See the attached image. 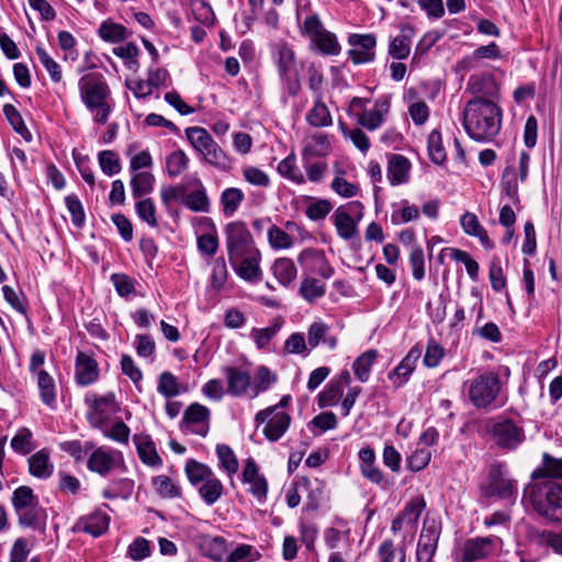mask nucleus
<instances>
[{"label":"nucleus","mask_w":562,"mask_h":562,"mask_svg":"<svg viewBox=\"0 0 562 562\" xmlns=\"http://www.w3.org/2000/svg\"><path fill=\"white\" fill-rule=\"evenodd\" d=\"M468 136L477 143H490L502 127V110L493 100L471 99L462 113Z\"/></svg>","instance_id":"obj_1"},{"label":"nucleus","mask_w":562,"mask_h":562,"mask_svg":"<svg viewBox=\"0 0 562 562\" xmlns=\"http://www.w3.org/2000/svg\"><path fill=\"white\" fill-rule=\"evenodd\" d=\"M521 502L526 508H531L548 520H562V485L554 481L547 480L528 484Z\"/></svg>","instance_id":"obj_2"},{"label":"nucleus","mask_w":562,"mask_h":562,"mask_svg":"<svg viewBox=\"0 0 562 562\" xmlns=\"http://www.w3.org/2000/svg\"><path fill=\"white\" fill-rule=\"evenodd\" d=\"M80 99L86 109L93 115V122L105 124L112 112L111 90L101 74L90 72L78 81Z\"/></svg>","instance_id":"obj_3"},{"label":"nucleus","mask_w":562,"mask_h":562,"mask_svg":"<svg viewBox=\"0 0 562 562\" xmlns=\"http://www.w3.org/2000/svg\"><path fill=\"white\" fill-rule=\"evenodd\" d=\"M272 57L283 90L282 100L286 103L285 93L289 97H296L301 91V78L296 56L289 44L277 43L272 47Z\"/></svg>","instance_id":"obj_4"},{"label":"nucleus","mask_w":562,"mask_h":562,"mask_svg":"<svg viewBox=\"0 0 562 562\" xmlns=\"http://www.w3.org/2000/svg\"><path fill=\"white\" fill-rule=\"evenodd\" d=\"M484 432L496 448L505 451L516 450L526 440L524 427L508 417L488 418Z\"/></svg>","instance_id":"obj_5"},{"label":"nucleus","mask_w":562,"mask_h":562,"mask_svg":"<svg viewBox=\"0 0 562 562\" xmlns=\"http://www.w3.org/2000/svg\"><path fill=\"white\" fill-rule=\"evenodd\" d=\"M469 400L479 409L487 408L496 400L501 391V380L496 372L486 371L464 382Z\"/></svg>","instance_id":"obj_6"},{"label":"nucleus","mask_w":562,"mask_h":562,"mask_svg":"<svg viewBox=\"0 0 562 562\" xmlns=\"http://www.w3.org/2000/svg\"><path fill=\"white\" fill-rule=\"evenodd\" d=\"M301 33L324 55L336 56L340 53L337 36L324 29L318 15L307 16L301 27Z\"/></svg>","instance_id":"obj_7"},{"label":"nucleus","mask_w":562,"mask_h":562,"mask_svg":"<svg viewBox=\"0 0 562 562\" xmlns=\"http://www.w3.org/2000/svg\"><path fill=\"white\" fill-rule=\"evenodd\" d=\"M362 211L363 205L359 201L336 209L331 218L340 238L350 240L358 235V222L362 217Z\"/></svg>","instance_id":"obj_8"},{"label":"nucleus","mask_w":562,"mask_h":562,"mask_svg":"<svg viewBox=\"0 0 562 562\" xmlns=\"http://www.w3.org/2000/svg\"><path fill=\"white\" fill-rule=\"evenodd\" d=\"M225 234L229 262L257 250L252 246L251 234L243 222L229 223L225 228Z\"/></svg>","instance_id":"obj_9"},{"label":"nucleus","mask_w":562,"mask_h":562,"mask_svg":"<svg viewBox=\"0 0 562 562\" xmlns=\"http://www.w3.org/2000/svg\"><path fill=\"white\" fill-rule=\"evenodd\" d=\"M257 425L266 424L263 435L270 441L279 440L291 424V416L284 411H278V407H267L258 412L255 416Z\"/></svg>","instance_id":"obj_10"},{"label":"nucleus","mask_w":562,"mask_h":562,"mask_svg":"<svg viewBox=\"0 0 562 562\" xmlns=\"http://www.w3.org/2000/svg\"><path fill=\"white\" fill-rule=\"evenodd\" d=\"M86 404L89 406L87 418L93 428L102 429L110 416L119 411V405L113 393L102 396L89 394L86 396Z\"/></svg>","instance_id":"obj_11"},{"label":"nucleus","mask_w":562,"mask_h":562,"mask_svg":"<svg viewBox=\"0 0 562 562\" xmlns=\"http://www.w3.org/2000/svg\"><path fill=\"white\" fill-rule=\"evenodd\" d=\"M441 535V524L436 519H425L420 531L417 549V562H432Z\"/></svg>","instance_id":"obj_12"},{"label":"nucleus","mask_w":562,"mask_h":562,"mask_svg":"<svg viewBox=\"0 0 562 562\" xmlns=\"http://www.w3.org/2000/svg\"><path fill=\"white\" fill-rule=\"evenodd\" d=\"M348 44L351 46L348 56L355 65L372 63L375 59L376 37L374 34L352 33L348 36Z\"/></svg>","instance_id":"obj_13"},{"label":"nucleus","mask_w":562,"mask_h":562,"mask_svg":"<svg viewBox=\"0 0 562 562\" xmlns=\"http://www.w3.org/2000/svg\"><path fill=\"white\" fill-rule=\"evenodd\" d=\"M496 537H475L464 541L460 562H477L493 555L496 550Z\"/></svg>","instance_id":"obj_14"},{"label":"nucleus","mask_w":562,"mask_h":562,"mask_svg":"<svg viewBox=\"0 0 562 562\" xmlns=\"http://www.w3.org/2000/svg\"><path fill=\"white\" fill-rule=\"evenodd\" d=\"M210 415L206 406L193 403L186 409L182 423L191 432L205 437L210 430Z\"/></svg>","instance_id":"obj_15"},{"label":"nucleus","mask_w":562,"mask_h":562,"mask_svg":"<svg viewBox=\"0 0 562 562\" xmlns=\"http://www.w3.org/2000/svg\"><path fill=\"white\" fill-rule=\"evenodd\" d=\"M260 262V252L259 250H254L240 257V259H236L234 262H231L235 272L243 280L257 283L261 280L262 271L259 266Z\"/></svg>","instance_id":"obj_16"},{"label":"nucleus","mask_w":562,"mask_h":562,"mask_svg":"<svg viewBox=\"0 0 562 562\" xmlns=\"http://www.w3.org/2000/svg\"><path fill=\"white\" fill-rule=\"evenodd\" d=\"M243 483L248 484V492L259 502H263L268 493L267 480L259 474L258 465L254 459H247L241 473Z\"/></svg>","instance_id":"obj_17"},{"label":"nucleus","mask_w":562,"mask_h":562,"mask_svg":"<svg viewBox=\"0 0 562 562\" xmlns=\"http://www.w3.org/2000/svg\"><path fill=\"white\" fill-rule=\"evenodd\" d=\"M420 356L422 348L413 347L396 368L389 373V380L395 387H401L408 381Z\"/></svg>","instance_id":"obj_18"},{"label":"nucleus","mask_w":562,"mask_h":562,"mask_svg":"<svg viewBox=\"0 0 562 562\" xmlns=\"http://www.w3.org/2000/svg\"><path fill=\"white\" fill-rule=\"evenodd\" d=\"M223 372L227 382V392L232 396H243L251 387V375L248 371L236 367H225Z\"/></svg>","instance_id":"obj_19"},{"label":"nucleus","mask_w":562,"mask_h":562,"mask_svg":"<svg viewBox=\"0 0 562 562\" xmlns=\"http://www.w3.org/2000/svg\"><path fill=\"white\" fill-rule=\"evenodd\" d=\"M411 161L403 155H387V179L391 186L396 187L409 181Z\"/></svg>","instance_id":"obj_20"},{"label":"nucleus","mask_w":562,"mask_h":562,"mask_svg":"<svg viewBox=\"0 0 562 562\" xmlns=\"http://www.w3.org/2000/svg\"><path fill=\"white\" fill-rule=\"evenodd\" d=\"M467 90L473 94L472 99H485L495 101L498 97V85L492 76L470 77Z\"/></svg>","instance_id":"obj_21"},{"label":"nucleus","mask_w":562,"mask_h":562,"mask_svg":"<svg viewBox=\"0 0 562 562\" xmlns=\"http://www.w3.org/2000/svg\"><path fill=\"white\" fill-rule=\"evenodd\" d=\"M75 369L76 382L82 386L92 384L99 376L97 361L81 351L77 353Z\"/></svg>","instance_id":"obj_22"},{"label":"nucleus","mask_w":562,"mask_h":562,"mask_svg":"<svg viewBox=\"0 0 562 562\" xmlns=\"http://www.w3.org/2000/svg\"><path fill=\"white\" fill-rule=\"evenodd\" d=\"M109 522L110 517L108 514L98 509L85 517H81L77 521L75 529L89 533L93 537H99L108 530Z\"/></svg>","instance_id":"obj_23"},{"label":"nucleus","mask_w":562,"mask_h":562,"mask_svg":"<svg viewBox=\"0 0 562 562\" xmlns=\"http://www.w3.org/2000/svg\"><path fill=\"white\" fill-rule=\"evenodd\" d=\"M115 456L121 457L120 452H114L104 447L95 449L88 460V468L101 475L109 474L116 465Z\"/></svg>","instance_id":"obj_24"},{"label":"nucleus","mask_w":562,"mask_h":562,"mask_svg":"<svg viewBox=\"0 0 562 562\" xmlns=\"http://www.w3.org/2000/svg\"><path fill=\"white\" fill-rule=\"evenodd\" d=\"M19 525L44 531L46 525V510L38 502L15 512Z\"/></svg>","instance_id":"obj_25"},{"label":"nucleus","mask_w":562,"mask_h":562,"mask_svg":"<svg viewBox=\"0 0 562 562\" xmlns=\"http://www.w3.org/2000/svg\"><path fill=\"white\" fill-rule=\"evenodd\" d=\"M133 441L136 446L137 454L140 461L151 468H158L162 465V460L159 457L155 443L147 435H134Z\"/></svg>","instance_id":"obj_26"},{"label":"nucleus","mask_w":562,"mask_h":562,"mask_svg":"<svg viewBox=\"0 0 562 562\" xmlns=\"http://www.w3.org/2000/svg\"><path fill=\"white\" fill-rule=\"evenodd\" d=\"M415 35V30L409 24L401 26V34L395 36L389 45V54L394 59H405L409 56L412 40Z\"/></svg>","instance_id":"obj_27"},{"label":"nucleus","mask_w":562,"mask_h":562,"mask_svg":"<svg viewBox=\"0 0 562 562\" xmlns=\"http://www.w3.org/2000/svg\"><path fill=\"white\" fill-rule=\"evenodd\" d=\"M331 151V145L326 134L315 133L304 140L302 159L325 157Z\"/></svg>","instance_id":"obj_28"},{"label":"nucleus","mask_w":562,"mask_h":562,"mask_svg":"<svg viewBox=\"0 0 562 562\" xmlns=\"http://www.w3.org/2000/svg\"><path fill=\"white\" fill-rule=\"evenodd\" d=\"M389 101L386 99H380L375 102L373 109L367 110L360 114L358 123L369 131H374L383 124L384 116L389 112Z\"/></svg>","instance_id":"obj_29"},{"label":"nucleus","mask_w":562,"mask_h":562,"mask_svg":"<svg viewBox=\"0 0 562 562\" xmlns=\"http://www.w3.org/2000/svg\"><path fill=\"white\" fill-rule=\"evenodd\" d=\"M321 342L333 350L337 347L338 340L335 336L329 335L328 325L323 322H314L308 326L307 329V344L310 349H314Z\"/></svg>","instance_id":"obj_30"},{"label":"nucleus","mask_w":562,"mask_h":562,"mask_svg":"<svg viewBox=\"0 0 562 562\" xmlns=\"http://www.w3.org/2000/svg\"><path fill=\"white\" fill-rule=\"evenodd\" d=\"M54 471L49 453L42 449L29 458V472L37 479H48Z\"/></svg>","instance_id":"obj_31"},{"label":"nucleus","mask_w":562,"mask_h":562,"mask_svg":"<svg viewBox=\"0 0 562 562\" xmlns=\"http://www.w3.org/2000/svg\"><path fill=\"white\" fill-rule=\"evenodd\" d=\"M308 259L312 261L313 270L324 279H329L334 274V268L330 266L323 250L305 249L299 256L302 261Z\"/></svg>","instance_id":"obj_32"},{"label":"nucleus","mask_w":562,"mask_h":562,"mask_svg":"<svg viewBox=\"0 0 562 562\" xmlns=\"http://www.w3.org/2000/svg\"><path fill=\"white\" fill-rule=\"evenodd\" d=\"M200 548L205 557L214 561H222L227 554V542L223 537L203 536Z\"/></svg>","instance_id":"obj_33"},{"label":"nucleus","mask_w":562,"mask_h":562,"mask_svg":"<svg viewBox=\"0 0 562 562\" xmlns=\"http://www.w3.org/2000/svg\"><path fill=\"white\" fill-rule=\"evenodd\" d=\"M306 122L313 127H327L333 124V117L327 105L318 95L312 109L306 113Z\"/></svg>","instance_id":"obj_34"},{"label":"nucleus","mask_w":562,"mask_h":562,"mask_svg":"<svg viewBox=\"0 0 562 562\" xmlns=\"http://www.w3.org/2000/svg\"><path fill=\"white\" fill-rule=\"evenodd\" d=\"M379 357V352L375 349H370L361 353L352 364V370L356 378L364 383L369 380L371 369L374 366L376 359Z\"/></svg>","instance_id":"obj_35"},{"label":"nucleus","mask_w":562,"mask_h":562,"mask_svg":"<svg viewBox=\"0 0 562 562\" xmlns=\"http://www.w3.org/2000/svg\"><path fill=\"white\" fill-rule=\"evenodd\" d=\"M151 482L155 492L161 498H180L182 496L181 486L178 482L167 475L154 476Z\"/></svg>","instance_id":"obj_36"},{"label":"nucleus","mask_w":562,"mask_h":562,"mask_svg":"<svg viewBox=\"0 0 562 562\" xmlns=\"http://www.w3.org/2000/svg\"><path fill=\"white\" fill-rule=\"evenodd\" d=\"M277 170L283 178H286L296 184H304L306 182L305 176L296 165V157L294 153H291L282 159L279 162Z\"/></svg>","instance_id":"obj_37"},{"label":"nucleus","mask_w":562,"mask_h":562,"mask_svg":"<svg viewBox=\"0 0 562 562\" xmlns=\"http://www.w3.org/2000/svg\"><path fill=\"white\" fill-rule=\"evenodd\" d=\"M198 492L203 502L206 505L212 506L222 497L224 486L215 474H213L201 484Z\"/></svg>","instance_id":"obj_38"},{"label":"nucleus","mask_w":562,"mask_h":562,"mask_svg":"<svg viewBox=\"0 0 562 562\" xmlns=\"http://www.w3.org/2000/svg\"><path fill=\"white\" fill-rule=\"evenodd\" d=\"M273 276L280 284L288 286L291 284L297 274L296 267L290 258H279L272 266Z\"/></svg>","instance_id":"obj_39"},{"label":"nucleus","mask_w":562,"mask_h":562,"mask_svg":"<svg viewBox=\"0 0 562 562\" xmlns=\"http://www.w3.org/2000/svg\"><path fill=\"white\" fill-rule=\"evenodd\" d=\"M299 293L306 302L313 303L325 295L326 285L315 278L304 277L301 281Z\"/></svg>","instance_id":"obj_40"},{"label":"nucleus","mask_w":562,"mask_h":562,"mask_svg":"<svg viewBox=\"0 0 562 562\" xmlns=\"http://www.w3.org/2000/svg\"><path fill=\"white\" fill-rule=\"evenodd\" d=\"M35 376L42 402L52 406L56 401V386L53 376L45 370H40Z\"/></svg>","instance_id":"obj_41"},{"label":"nucleus","mask_w":562,"mask_h":562,"mask_svg":"<svg viewBox=\"0 0 562 562\" xmlns=\"http://www.w3.org/2000/svg\"><path fill=\"white\" fill-rule=\"evenodd\" d=\"M277 381V375L267 367L260 366L251 383L250 396L257 397L260 393L267 391Z\"/></svg>","instance_id":"obj_42"},{"label":"nucleus","mask_w":562,"mask_h":562,"mask_svg":"<svg viewBox=\"0 0 562 562\" xmlns=\"http://www.w3.org/2000/svg\"><path fill=\"white\" fill-rule=\"evenodd\" d=\"M155 177L147 171L136 172L131 179L132 194L135 199L150 193L154 189Z\"/></svg>","instance_id":"obj_43"},{"label":"nucleus","mask_w":562,"mask_h":562,"mask_svg":"<svg viewBox=\"0 0 562 562\" xmlns=\"http://www.w3.org/2000/svg\"><path fill=\"white\" fill-rule=\"evenodd\" d=\"M186 474L189 482L196 486L205 482L214 472L207 465L192 459L186 464Z\"/></svg>","instance_id":"obj_44"},{"label":"nucleus","mask_w":562,"mask_h":562,"mask_svg":"<svg viewBox=\"0 0 562 562\" xmlns=\"http://www.w3.org/2000/svg\"><path fill=\"white\" fill-rule=\"evenodd\" d=\"M100 37L110 43H119L128 36L126 27L111 21H104L98 31Z\"/></svg>","instance_id":"obj_45"},{"label":"nucleus","mask_w":562,"mask_h":562,"mask_svg":"<svg viewBox=\"0 0 562 562\" xmlns=\"http://www.w3.org/2000/svg\"><path fill=\"white\" fill-rule=\"evenodd\" d=\"M517 492L515 481L501 474L494 475L491 481V493L503 499H509Z\"/></svg>","instance_id":"obj_46"},{"label":"nucleus","mask_w":562,"mask_h":562,"mask_svg":"<svg viewBox=\"0 0 562 562\" xmlns=\"http://www.w3.org/2000/svg\"><path fill=\"white\" fill-rule=\"evenodd\" d=\"M244 193L238 188H227L221 194V203L223 205V213L226 216H232L239 207L244 200Z\"/></svg>","instance_id":"obj_47"},{"label":"nucleus","mask_w":562,"mask_h":562,"mask_svg":"<svg viewBox=\"0 0 562 562\" xmlns=\"http://www.w3.org/2000/svg\"><path fill=\"white\" fill-rule=\"evenodd\" d=\"M428 155L430 160L436 165L446 161L447 155L442 145V137L439 131L434 130L428 135Z\"/></svg>","instance_id":"obj_48"},{"label":"nucleus","mask_w":562,"mask_h":562,"mask_svg":"<svg viewBox=\"0 0 562 562\" xmlns=\"http://www.w3.org/2000/svg\"><path fill=\"white\" fill-rule=\"evenodd\" d=\"M216 454L220 460V467L225 470L228 476L235 474L238 470V460L232 450V448L227 445H217L216 446Z\"/></svg>","instance_id":"obj_49"},{"label":"nucleus","mask_w":562,"mask_h":562,"mask_svg":"<svg viewBox=\"0 0 562 562\" xmlns=\"http://www.w3.org/2000/svg\"><path fill=\"white\" fill-rule=\"evenodd\" d=\"M189 166L187 154L181 150H175L166 159V169L170 177L175 178L181 175Z\"/></svg>","instance_id":"obj_50"},{"label":"nucleus","mask_w":562,"mask_h":562,"mask_svg":"<svg viewBox=\"0 0 562 562\" xmlns=\"http://www.w3.org/2000/svg\"><path fill=\"white\" fill-rule=\"evenodd\" d=\"M32 437V431L29 428H20L11 439V448L22 456L29 454L35 448Z\"/></svg>","instance_id":"obj_51"},{"label":"nucleus","mask_w":562,"mask_h":562,"mask_svg":"<svg viewBox=\"0 0 562 562\" xmlns=\"http://www.w3.org/2000/svg\"><path fill=\"white\" fill-rule=\"evenodd\" d=\"M342 396V389L337 382H329L326 387L318 393L317 404L321 408L335 406L339 403Z\"/></svg>","instance_id":"obj_52"},{"label":"nucleus","mask_w":562,"mask_h":562,"mask_svg":"<svg viewBox=\"0 0 562 562\" xmlns=\"http://www.w3.org/2000/svg\"><path fill=\"white\" fill-rule=\"evenodd\" d=\"M3 113L13 127V130L20 134L24 139L31 140L32 136L30 131L27 130L20 112L12 104H4Z\"/></svg>","instance_id":"obj_53"},{"label":"nucleus","mask_w":562,"mask_h":562,"mask_svg":"<svg viewBox=\"0 0 562 562\" xmlns=\"http://www.w3.org/2000/svg\"><path fill=\"white\" fill-rule=\"evenodd\" d=\"M184 204L194 212H209L210 201L205 189L201 186L199 189L191 191L187 194Z\"/></svg>","instance_id":"obj_54"},{"label":"nucleus","mask_w":562,"mask_h":562,"mask_svg":"<svg viewBox=\"0 0 562 562\" xmlns=\"http://www.w3.org/2000/svg\"><path fill=\"white\" fill-rule=\"evenodd\" d=\"M35 52L41 64L49 74L50 79L54 82H59L63 78L59 64L42 46H36Z\"/></svg>","instance_id":"obj_55"},{"label":"nucleus","mask_w":562,"mask_h":562,"mask_svg":"<svg viewBox=\"0 0 562 562\" xmlns=\"http://www.w3.org/2000/svg\"><path fill=\"white\" fill-rule=\"evenodd\" d=\"M445 251H448L454 261L464 263L469 277L473 281L477 280L479 263L467 251L457 248H446Z\"/></svg>","instance_id":"obj_56"},{"label":"nucleus","mask_w":562,"mask_h":562,"mask_svg":"<svg viewBox=\"0 0 562 562\" xmlns=\"http://www.w3.org/2000/svg\"><path fill=\"white\" fill-rule=\"evenodd\" d=\"M425 507H426V502H425L424 497H422V496L413 497L405 505L404 509L401 512L403 517H405V519H406V525H411L412 527H414L417 524Z\"/></svg>","instance_id":"obj_57"},{"label":"nucleus","mask_w":562,"mask_h":562,"mask_svg":"<svg viewBox=\"0 0 562 562\" xmlns=\"http://www.w3.org/2000/svg\"><path fill=\"white\" fill-rule=\"evenodd\" d=\"M98 160L101 170L106 176H114L121 171V161L119 156L112 150H102L98 154Z\"/></svg>","instance_id":"obj_58"},{"label":"nucleus","mask_w":562,"mask_h":562,"mask_svg":"<svg viewBox=\"0 0 562 562\" xmlns=\"http://www.w3.org/2000/svg\"><path fill=\"white\" fill-rule=\"evenodd\" d=\"M418 217L419 209L404 200L402 201V209L393 211L391 214V222L393 225H401L417 220Z\"/></svg>","instance_id":"obj_59"},{"label":"nucleus","mask_w":562,"mask_h":562,"mask_svg":"<svg viewBox=\"0 0 562 562\" xmlns=\"http://www.w3.org/2000/svg\"><path fill=\"white\" fill-rule=\"evenodd\" d=\"M192 11L194 18L200 23L211 26L215 22V14L211 4L206 0H192Z\"/></svg>","instance_id":"obj_60"},{"label":"nucleus","mask_w":562,"mask_h":562,"mask_svg":"<svg viewBox=\"0 0 562 562\" xmlns=\"http://www.w3.org/2000/svg\"><path fill=\"white\" fill-rule=\"evenodd\" d=\"M11 501L14 512H16L38 502V498L34 495L31 487L22 485L13 492Z\"/></svg>","instance_id":"obj_61"},{"label":"nucleus","mask_w":562,"mask_h":562,"mask_svg":"<svg viewBox=\"0 0 562 562\" xmlns=\"http://www.w3.org/2000/svg\"><path fill=\"white\" fill-rule=\"evenodd\" d=\"M380 562H405L403 549H396L392 540H384L379 547Z\"/></svg>","instance_id":"obj_62"},{"label":"nucleus","mask_w":562,"mask_h":562,"mask_svg":"<svg viewBox=\"0 0 562 562\" xmlns=\"http://www.w3.org/2000/svg\"><path fill=\"white\" fill-rule=\"evenodd\" d=\"M284 350L292 355L307 356L312 349L302 333H293L284 341Z\"/></svg>","instance_id":"obj_63"},{"label":"nucleus","mask_w":562,"mask_h":562,"mask_svg":"<svg viewBox=\"0 0 562 562\" xmlns=\"http://www.w3.org/2000/svg\"><path fill=\"white\" fill-rule=\"evenodd\" d=\"M136 213L138 217L146 222L150 227H157L158 221L156 217V206L154 201L149 198L140 200L136 203Z\"/></svg>","instance_id":"obj_64"}]
</instances>
